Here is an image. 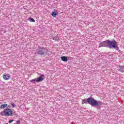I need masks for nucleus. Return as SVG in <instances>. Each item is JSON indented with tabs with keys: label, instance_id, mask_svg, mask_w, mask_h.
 <instances>
[{
	"label": "nucleus",
	"instance_id": "nucleus-5",
	"mask_svg": "<svg viewBox=\"0 0 124 124\" xmlns=\"http://www.w3.org/2000/svg\"><path fill=\"white\" fill-rule=\"evenodd\" d=\"M41 50H38L37 53L38 55H40L41 56H43L45 55V52H48V49H46L44 47H40Z\"/></svg>",
	"mask_w": 124,
	"mask_h": 124
},
{
	"label": "nucleus",
	"instance_id": "nucleus-1",
	"mask_svg": "<svg viewBox=\"0 0 124 124\" xmlns=\"http://www.w3.org/2000/svg\"><path fill=\"white\" fill-rule=\"evenodd\" d=\"M87 102H88V104L92 105V106H98V102L97 100L93 99V97H89L87 99L82 100V104L87 103Z\"/></svg>",
	"mask_w": 124,
	"mask_h": 124
},
{
	"label": "nucleus",
	"instance_id": "nucleus-12",
	"mask_svg": "<svg viewBox=\"0 0 124 124\" xmlns=\"http://www.w3.org/2000/svg\"><path fill=\"white\" fill-rule=\"evenodd\" d=\"M11 105L13 106V107H16V105L14 103H12Z\"/></svg>",
	"mask_w": 124,
	"mask_h": 124
},
{
	"label": "nucleus",
	"instance_id": "nucleus-9",
	"mask_svg": "<svg viewBox=\"0 0 124 124\" xmlns=\"http://www.w3.org/2000/svg\"><path fill=\"white\" fill-rule=\"evenodd\" d=\"M6 107H7V104H2L0 106V109H4Z\"/></svg>",
	"mask_w": 124,
	"mask_h": 124
},
{
	"label": "nucleus",
	"instance_id": "nucleus-10",
	"mask_svg": "<svg viewBox=\"0 0 124 124\" xmlns=\"http://www.w3.org/2000/svg\"><path fill=\"white\" fill-rule=\"evenodd\" d=\"M29 21L30 22H32L33 23H35V20L33 18H31V17L29 18Z\"/></svg>",
	"mask_w": 124,
	"mask_h": 124
},
{
	"label": "nucleus",
	"instance_id": "nucleus-7",
	"mask_svg": "<svg viewBox=\"0 0 124 124\" xmlns=\"http://www.w3.org/2000/svg\"><path fill=\"white\" fill-rule=\"evenodd\" d=\"M61 60L62 61V62H67V57L65 56H63L61 57Z\"/></svg>",
	"mask_w": 124,
	"mask_h": 124
},
{
	"label": "nucleus",
	"instance_id": "nucleus-2",
	"mask_svg": "<svg viewBox=\"0 0 124 124\" xmlns=\"http://www.w3.org/2000/svg\"><path fill=\"white\" fill-rule=\"evenodd\" d=\"M103 44H107L110 49L112 48H117V42L115 40H107L103 43Z\"/></svg>",
	"mask_w": 124,
	"mask_h": 124
},
{
	"label": "nucleus",
	"instance_id": "nucleus-11",
	"mask_svg": "<svg viewBox=\"0 0 124 124\" xmlns=\"http://www.w3.org/2000/svg\"><path fill=\"white\" fill-rule=\"evenodd\" d=\"M0 115H1V116H4V112L3 111H1L0 112Z\"/></svg>",
	"mask_w": 124,
	"mask_h": 124
},
{
	"label": "nucleus",
	"instance_id": "nucleus-15",
	"mask_svg": "<svg viewBox=\"0 0 124 124\" xmlns=\"http://www.w3.org/2000/svg\"><path fill=\"white\" fill-rule=\"evenodd\" d=\"M104 46H105V47H106V45H104Z\"/></svg>",
	"mask_w": 124,
	"mask_h": 124
},
{
	"label": "nucleus",
	"instance_id": "nucleus-13",
	"mask_svg": "<svg viewBox=\"0 0 124 124\" xmlns=\"http://www.w3.org/2000/svg\"><path fill=\"white\" fill-rule=\"evenodd\" d=\"M13 122H14V120H12L9 121V124H11V123H12Z\"/></svg>",
	"mask_w": 124,
	"mask_h": 124
},
{
	"label": "nucleus",
	"instance_id": "nucleus-4",
	"mask_svg": "<svg viewBox=\"0 0 124 124\" xmlns=\"http://www.w3.org/2000/svg\"><path fill=\"white\" fill-rule=\"evenodd\" d=\"M4 116H12L13 115V111H12V109L6 108L4 111Z\"/></svg>",
	"mask_w": 124,
	"mask_h": 124
},
{
	"label": "nucleus",
	"instance_id": "nucleus-8",
	"mask_svg": "<svg viewBox=\"0 0 124 124\" xmlns=\"http://www.w3.org/2000/svg\"><path fill=\"white\" fill-rule=\"evenodd\" d=\"M58 12H57V11L53 12L51 14V16H53V17H56V16H57V15H58Z\"/></svg>",
	"mask_w": 124,
	"mask_h": 124
},
{
	"label": "nucleus",
	"instance_id": "nucleus-14",
	"mask_svg": "<svg viewBox=\"0 0 124 124\" xmlns=\"http://www.w3.org/2000/svg\"><path fill=\"white\" fill-rule=\"evenodd\" d=\"M21 123V122L20 121V120H18L16 122V124H20V123Z\"/></svg>",
	"mask_w": 124,
	"mask_h": 124
},
{
	"label": "nucleus",
	"instance_id": "nucleus-3",
	"mask_svg": "<svg viewBox=\"0 0 124 124\" xmlns=\"http://www.w3.org/2000/svg\"><path fill=\"white\" fill-rule=\"evenodd\" d=\"M44 79H45V76L42 75L39 77L38 78L33 79L31 80H30V82H31L32 83H35V82L37 83H40V82H42Z\"/></svg>",
	"mask_w": 124,
	"mask_h": 124
},
{
	"label": "nucleus",
	"instance_id": "nucleus-6",
	"mask_svg": "<svg viewBox=\"0 0 124 124\" xmlns=\"http://www.w3.org/2000/svg\"><path fill=\"white\" fill-rule=\"evenodd\" d=\"M3 78L4 79V80H10V75H9V74H6V75H3Z\"/></svg>",
	"mask_w": 124,
	"mask_h": 124
}]
</instances>
